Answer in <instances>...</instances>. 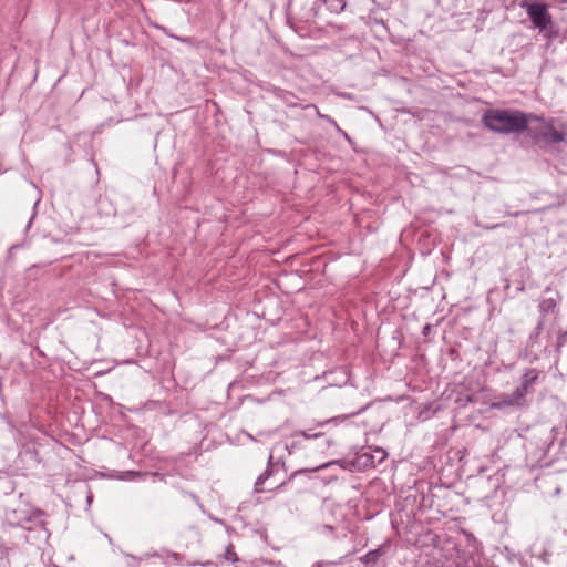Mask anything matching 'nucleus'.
Returning a JSON list of instances; mask_svg holds the SVG:
<instances>
[{
    "label": "nucleus",
    "instance_id": "nucleus-4",
    "mask_svg": "<svg viewBox=\"0 0 567 567\" xmlns=\"http://www.w3.org/2000/svg\"><path fill=\"white\" fill-rule=\"evenodd\" d=\"M532 114L518 110H498V134L527 133Z\"/></svg>",
    "mask_w": 567,
    "mask_h": 567
},
{
    "label": "nucleus",
    "instance_id": "nucleus-16",
    "mask_svg": "<svg viewBox=\"0 0 567 567\" xmlns=\"http://www.w3.org/2000/svg\"><path fill=\"white\" fill-rule=\"evenodd\" d=\"M224 560L225 561H231V563L238 561V556L235 553V548H234L233 544H228L226 546L225 555H224Z\"/></svg>",
    "mask_w": 567,
    "mask_h": 567
},
{
    "label": "nucleus",
    "instance_id": "nucleus-23",
    "mask_svg": "<svg viewBox=\"0 0 567 567\" xmlns=\"http://www.w3.org/2000/svg\"><path fill=\"white\" fill-rule=\"evenodd\" d=\"M334 128L346 141H348L350 144L352 143V138L339 125H337Z\"/></svg>",
    "mask_w": 567,
    "mask_h": 567
},
{
    "label": "nucleus",
    "instance_id": "nucleus-21",
    "mask_svg": "<svg viewBox=\"0 0 567 567\" xmlns=\"http://www.w3.org/2000/svg\"><path fill=\"white\" fill-rule=\"evenodd\" d=\"M504 550L507 553V559H508L509 563L514 564L515 561H517L518 565H520L522 559H520V557L518 555H516V554H512L511 555L507 546L504 547Z\"/></svg>",
    "mask_w": 567,
    "mask_h": 567
},
{
    "label": "nucleus",
    "instance_id": "nucleus-27",
    "mask_svg": "<svg viewBox=\"0 0 567 567\" xmlns=\"http://www.w3.org/2000/svg\"><path fill=\"white\" fill-rule=\"evenodd\" d=\"M268 564L271 567H286V565L282 564L281 561H269Z\"/></svg>",
    "mask_w": 567,
    "mask_h": 567
},
{
    "label": "nucleus",
    "instance_id": "nucleus-26",
    "mask_svg": "<svg viewBox=\"0 0 567 567\" xmlns=\"http://www.w3.org/2000/svg\"><path fill=\"white\" fill-rule=\"evenodd\" d=\"M331 566H332V563L319 561V563H316L312 567H331Z\"/></svg>",
    "mask_w": 567,
    "mask_h": 567
},
{
    "label": "nucleus",
    "instance_id": "nucleus-17",
    "mask_svg": "<svg viewBox=\"0 0 567 567\" xmlns=\"http://www.w3.org/2000/svg\"><path fill=\"white\" fill-rule=\"evenodd\" d=\"M293 437L301 436L305 440L317 439L322 436V433H308L307 431H297L292 434Z\"/></svg>",
    "mask_w": 567,
    "mask_h": 567
},
{
    "label": "nucleus",
    "instance_id": "nucleus-30",
    "mask_svg": "<svg viewBox=\"0 0 567 567\" xmlns=\"http://www.w3.org/2000/svg\"><path fill=\"white\" fill-rule=\"evenodd\" d=\"M365 409L367 408L364 406V408L360 409L358 412L351 413L350 415L355 416V415L360 414L361 412H363Z\"/></svg>",
    "mask_w": 567,
    "mask_h": 567
},
{
    "label": "nucleus",
    "instance_id": "nucleus-7",
    "mask_svg": "<svg viewBox=\"0 0 567 567\" xmlns=\"http://www.w3.org/2000/svg\"><path fill=\"white\" fill-rule=\"evenodd\" d=\"M526 404V393L524 388H516L512 394L498 395V409L502 406H516L520 408Z\"/></svg>",
    "mask_w": 567,
    "mask_h": 567
},
{
    "label": "nucleus",
    "instance_id": "nucleus-34",
    "mask_svg": "<svg viewBox=\"0 0 567 567\" xmlns=\"http://www.w3.org/2000/svg\"><path fill=\"white\" fill-rule=\"evenodd\" d=\"M192 498L196 502H199L198 497L195 494H190Z\"/></svg>",
    "mask_w": 567,
    "mask_h": 567
},
{
    "label": "nucleus",
    "instance_id": "nucleus-1",
    "mask_svg": "<svg viewBox=\"0 0 567 567\" xmlns=\"http://www.w3.org/2000/svg\"><path fill=\"white\" fill-rule=\"evenodd\" d=\"M520 8L526 11L533 28L548 41L556 40L560 37L558 25L553 21L548 11V4L539 0H523Z\"/></svg>",
    "mask_w": 567,
    "mask_h": 567
},
{
    "label": "nucleus",
    "instance_id": "nucleus-36",
    "mask_svg": "<svg viewBox=\"0 0 567 567\" xmlns=\"http://www.w3.org/2000/svg\"><path fill=\"white\" fill-rule=\"evenodd\" d=\"M564 3H567V0H563Z\"/></svg>",
    "mask_w": 567,
    "mask_h": 567
},
{
    "label": "nucleus",
    "instance_id": "nucleus-8",
    "mask_svg": "<svg viewBox=\"0 0 567 567\" xmlns=\"http://www.w3.org/2000/svg\"><path fill=\"white\" fill-rule=\"evenodd\" d=\"M19 525L27 530H33L37 528L44 529V513L41 511H35L22 518Z\"/></svg>",
    "mask_w": 567,
    "mask_h": 567
},
{
    "label": "nucleus",
    "instance_id": "nucleus-22",
    "mask_svg": "<svg viewBox=\"0 0 567 567\" xmlns=\"http://www.w3.org/2000/svg\"><path fill=\"white\" fill-rule=\"evenodd\" d=\"M318 116L324 121H327L329 124H331L333 127H336L338 125V123L330 116V115H326V114H321L320 112H318Z\"/></svg>",
    "mask_w": 567,
    "mask_h": 567
},
{
    "label": "nucleus",
    "instance_id": "nucleus-33",
    "mask_svg": "<svg viewBox=\"0 0 567 567\" xmlns=\"http://www.w3.org/2000/svg\"><path fill=\"white\" fill-rule=\"evenodd\" d=\"M179 557H181V555H179V554H177V553H174V554H173V558H174L176 561H179Z\"/></svg>",
    "mask_w": 567,
    "mask_h": 567
},
{
    "label": "nucleus",
    "instance_id": "nucleus-6",
    "mask_svg": "<svg viewBox=\"0 0 567 567\" xmlns=\"http://www.w3.org/2000/svg\"><path fill=\"white\" fill-rule=\"evenodd\" d=\"M288 14L300 22H308L317 14V1L290 0L288 4Z\"/></svg>",
    "mask_w": 567,
    "mask_h": 567
},
{
    "label": "nucleus",
    "instance_id": "nucleus-5",
    "mask_svg": "<svg viewBox=\"0 0 567 567\" xmlns=\"http://www.w3.org/2000/svg\"><path fill=\"white\" fill-rule=\"evenodd\" d=\"M553 341V329H538V324H536L534 331L530 333L526 349L533 354L535 358H538L543 354H549L551 352L550 346Z\"/></svg>",
    "mask_w": 567,
    "mask_h": 567
},
{
    "label": "nucleus",
    "instance_id": "nucleus-3",
    "mask_svg": "<svg viewBox=\"0 0 567 567\" xmlns=\"http://www.w3.org/2000/svg\"><path fill=\"white\" fill-rule=\"evenodd\" d=\"M563 301V297L557 289L551 287H546L539 299H538V329H546L554 327L558 315H559V306Z\"/></svg>",
    "mask_w": 567,
    "mask_h": 567
},
{
    "label": "nucleus",
    "instance_id": "nucleus-12",
    "mask_svg": "<svg viewBox=\"0 0 567 567\" xmlns=\"http://www.w3.org/2000/svg\"><path fill=\"white\" fill-rule=\"evenodd\" d=\"M383 554V548L382 547H379L377 549H373V550H370L368 551L364 556H362L360 558V560L367 565V566H372L374 564H377V561L379 560L380 556Z\"/></svg>",
    "mask_w": 567,
    "mask_h": 567
},
{
    "label": "nucleus",
    "instance_id": "nucleus-24",
    "mask_svg": "<svg viewBox=\"0 0 567 567\" xmlns=\"http://www.w3.org/2000/svg\"><path fill=\"white\" fill-rule=\"evenodd\" d=\"M432 330V326L430 323H426L422 329V334L426 338L430 336Z\"/></svg>",
    "mask_w": 567,
    "mask_h": 567
},
{
    "label": "nucleus",
    "instance_id": "nucleus-18",
    "mask_svg": "<svg viewBox=\"0 0 567 567\" xmlns=\"http://www.w3.org/2000/svg\"><path fill=\"white\" fill-rule=\"evenodd\" d=\"M159 29L162 31H164L167 35L174 38L175 40L182 42V43H187V44H190L193 42L192 38H187V37H178V35H175V34H172V33H168L167 29L164 28V27H159Z\"/></svg>",
    "mask_w": 567,
    "mask_h": 567
},
{
    "label": "nucleus",
    "instance_id": "nucleus-32",
    "mask_svg": "<svg viewBox=\"0 0 567 567\" xmlns=\"http://www.w3.org/2000/svg\"><path fill=\"white\" fill-rule=\"evenodd\" d=\"M287 484V481H284L281 484L275 487V489H281Z\"/></svg>",
    "mask_w": 567,
    "mask_h": 567
},
{
    "label": "nucleus",
    "instance_id": "nucleus-29",
    "mask_svg": "<svg viewBox=\"0 0 567 567\" xmlns=\"http://www.w3.org/2000/svg\"><path fill=\"white\" fill-rule=\"evenodd\" d=\"M133 474H134V476H136L138 478L145 477L148 475L147 473H133Z\"/></svg>",
    "mask_w": 567,
    "mask_h": 567
},
{
    "label": "nucleus",
    "instance_id": "nucleus-20",
    "mask_svg": "<svg viewBox=\"0 0 567 567\" xmlns=\"http://www.w3.org/2000/svg\"><path fill=\"white\" fill-rule=\"evenodd\" d=\"M300 445H301L300 441H293L291 443H286L284 447H285L286 451H288L289 454H291Z\"/></svg>",
    "mask_w": 567,
    "mask_h": 567
},
{
    "label": "nucleus",
    "instance_id": "nucleus-9",
    "mask_svg": "<svg viewBox=\"0 0 567 567\" xmlns=\"http://www.w3.org/2000/svg\"><path fill=\"white\" fill-rule=\"evenodd\" d=\"M274 456L272 453H270L267 462L266 470L257 477L254 486L255 493H262L264 492V484L265 482L272 476L274 474V463H272Z\"/></svg>",
    "mask_w": 567,
    "mask_h": 567
},
{
    "label": "nucleus",
    "instance_id": "nucleus-28",
    "mask_svg": "<svg viewBox=\"0 0 567 567\" xmlns=\"http://www.w3.org/2000/svg\"><path fill=\"white\" fill-rule=\"evenodd\" d=\"M35 214H37V213H35V212H33V214H32L31 218L29 219L28 225H27V230L31 227V224H32V220H33V219H34V217H35Z\"/></svg>",
    "mask_w": 567,
    "mask_h": 567
},
{
    "label": "nucleus",
    "instance_id": "nucleus-31",
    "mask_svg": "<svg viewBox=\"0 0 567 567\" xmlns=\"http://www.w3.org/2000/svg\"><path fill=\"white\" fill-rule=\"evenodd\" d=\"M204 566H205V567H215V566H216V564H215V563H213V561H207V563H205V564H204Z\"/></svg>",
    "mask_w": 567,
    "mask_h": 567
},
{
    "label": "nucleus",
    "instance_id": "nucleus-35",
    "mask_svg": "<svg viewBox=\"0 0 567 567\" xmlns=\"http://www.w3.org/2000/svg\"><path fill=\"white\" fill-rule=\"evenodd\" d=\"M39 202L40 199H38L35 203H34V209L37 208V206L39 205Z\"/></svg>",
    "mask_w": 567,
    "mask_h": 567
},
{
    "label": "nucleus",
    "instance_id": "nucleus-19",
    "mask_svg": "<svg viewBox=\"0 0 567 567\" xmlns=\"http://www.w3.org/2000/svg\"><path fill=\"white\" fill-rule=\"evenodd\" d=\"M567 342V331L559 333L556 340V350L559 351L560 348Z\"/></svg>",
    "mask_w": 567,
    "mask_h": 567
},
{
    "label": "nucleus",
    "instance_id": "nucleus-2",
    "mask_svg": "<svg viewBox=\"0 0 567 567\" xmlns=\"http://www.w3.org/2000/svg\"><path fill=\"white\" fill-rule=\"evenodd\" d=\"M527 137L530 143L542 148L567 141V133L557 131L553 118H545L536 114L530 115V122L527 128Z\"/></svg>",
    "mask_w": 567,
    "mask_h": 567
},
{
    "label": "nucleus",
    "instance_id": "nucleus-10",
    "mask_svg": "<svg viewBox=\"0 0 567 567\" xmlns=\"http://www.w3.org/2000/svg\"><path fill=\"white\" fill-rule=\"evenodd\" d=\"M375 452L380 454L378 461H375L374 455L364 452L358 456L359 462L364 466L375 467L377 464L381 463L386 457V453L383 449H377Z\"/></svg>",
    "mask_w": 567,
    "mask_h": 567
},
{
    "label": "nucleus",
    "instance_id": "nucleus-14",
    "mask_svg": "<svg viewBox=\"0 0 567 567\" xmlns=\"http://www.w3.org/2000/svg\"><path fill=\"white\" fill-rule=\"evenodd\" d=\"M274 92H275L276 96L278 99L282 100L287 105H289V106L296 105V103L293 102L296 96L292 93L287 92L282 89H275Z\"/></svg>",
    "mask_w": 567,
    "mask_h": 567
},
{
    "label": "nucleus",
    "instance_id": "nucleus-25",
    "mask_svg": "<svg viewBox=\"0 0 567 567\" xmlns=\"http://www.w3.org/2000/svg\"><path fill=\"white\" fill-rule=\"evenodd\" d=\"M549 557H550V554H549V553H547L546 550H544V551L542 553V555H539V558H540L544 563H546V564H547V563H549Z\"/></svg>",
    "mask_w": 567,
    "mask_h": 567
},
{
    "label": "nucleus",
    "instance_id": "nucleus-13",
    "mask_svg": "<svg viewBox=\"0 0 567 567\" xmlns=\"http://www.w3.org/2000/svg\"><path fill=\"white\" fill-rule=\"evenodd\" d=\"M327 8L333 13H340L346 8V0H322Z\"/></svg>",
    "mask_w": 567,
    "mask_h": 567
},
{
    "label": "nucleus",
    "instance_id": "nucleus-15",
    "mask_svg": "<svg viewBox=\"0 0 567 567\" xmlns=\"http://www.w3.org/2000/svg\"><path fill=\"white\" fill-rule=\"evenodd\" d=\"M483 121L491 131H496V111L489 110L485 113Z\"/></svg>",
    "mask_w": 567,
    "mask_h": 567
},
{
    "label": "nucleus",
    "instance_id": "nucleus-11",
    "mask_svg": "<svg viewBox=\"0 0 567 567\" xmlns=\"http://www.w3.org/2000/svg\"><path fill=\"white\" fill-rule=\"evenodd\" d=\"M538 378V372L535 369H529L522 377V383L517 388H524V392L527 394L529 386L536 381Z\"/></svg>",
    "mask_w": 567,
    "mask_h": 567
}]
</instances>
